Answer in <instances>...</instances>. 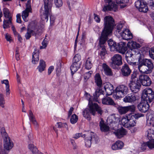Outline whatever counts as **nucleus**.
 Masks as SVG:
<instances>
[{
    "label": "nucleus",
    "instance_id": "obj_1",
    "mask_svg": "<svg viewBox=\"0 0 154 154\" xmlns=\"http://www.w3.org/2000/svg\"><path fill=\"white\" fill-rule=\"evenodd\" d=\"M114 21L111 16H106L104 18V28L101 33L99 41L100 56L103 57L107 54L105 43L108 39V36L111 33L114 24Z\"/></svg>",
    "mask_w": 154,
    "mask_h": 154
},
{
    "label": "nucleus",
    "instance_id": "obj_2",
    "mask_svg": "<svg viewBox=\"0 0 154 154\" xmlns=\"http://www.w3.org/2000/svg\"><path fill=\"white\" fill-rule=\"evenodd\" d=\"M2 135L3 137L4 149L2 147H0V154H7L5 151V150H9L13 146V143L10 137L8 136L7 134L4 132H2Z\"/></svg>",
    "mask_w": 154,
    "mask_h": 154
},
{
    "label": "nucleus",
    "instance_id": "obj_3",
    "mask_svg": "<svg viewBox=\"0 0 154 154\" xmlns=\"http://www.w3.org/2000/svg\"><path fill=\"white\" fill-rule=\"evenodd\" d=\"M3 12L5 17L3 21V27L4 29H7L12 23V14L7 8H5L3 9Z\"/></svg>",
    "mask_w": 154,
    "mask_h": 154
},
{
    "label": "nucleus",
    "instance_id": "obj_4",
    "mask_svg": "<svg viewBox=\"0 0 154 154\" xmlns=\"http://www.w3.org/2000/svg\"><path fill=\"white\" fill-rule=\"evenodd\" d=\"M141 98L147 102L151 103L154 99V92L150 88L144 89L143 91Z\"/></svg>",
    "mask_w": 154,
    "mask_h": 154
},
{
    "label": "nucleus",
    "instance_id": "obj_5",
    "mask_svg": "<svg viewBox=\"0 0 154 154\" xmlns=\"http://www.w3.org/2000/svg\"><path fill=\"white\" fill-rule=\"evenodd\" d=\"M30 26L31 28L33 30H31L29 28L27 29V32L25 36L26 39L27 40L29 39L31 36V35H36L37 32H35V31H38V26L37 22L35 21H32L31 23Z\"/></svg>",
    "mask_w": 154,
    "mask_h": 154
},
{
    "label": "nucleus",
    "instance_id": "obj_6",
    "mask_svg": "<svg viewBox=\"0 0 154 154\" xmlns=\"http://www.w3.org/2000/svg\"><path fill=\"white\" fill-rule=\"evenodd\" d=\"M94 80L95 83L99 88V90H97L94 94V98H95L99 96L100 95L99 93H101L103 91L102 90L103 85H102V81L100 76L99 74L97 73L95 75Z\"/></svg>",
    "mask_w": 154,
    "mask_h": 154
},
{
    "label": "nucleus",
    "instance_id": "obj_7",
    "mask_svg": "<svg viewBox=\"0 0 154 154\" xmlns=\"http://www.w3.org/2000/svg\"><path fill=\"white\" fill-rule=\"evenodd\" d=\"M105 5L102 10L103 11H116L117 10V6L112 0H105Z\"/></svg>",
    "mask_w": 154,
    "mask_h": 154
},
{
    "label": "nucleus",
    "instance_id": "obj_8",
    "mask_svg": "<svg viewBox=\"0 0 154 154\" xmlns=\"http://www.w3.org/2000/svg\"><path fill=\"white\" fill-rule=\"evenodd\" d=\"M128 88L124 85H122L118 86L115 90L117 95L116 98H119L126 94L128 92Z\"/></svg>",
    "mask_w": 154,
    "mask_h": 154
},
{
    "label": "nucleus",
    "instance_id": "obj_9",
    "mask_svg": "<svg viewBox=\"0 0 154 154\" xmlns=\"http://www.w3.org/2000/svg\"><path fill=\"white\" fill-rule=\"evenodd\" d=\"M141 86V82L139 80L130 81L129 84L131 91L134 93H136L140 90Z\"/></svg>",
    "mask_w": 154,
    "mask_h": 154
},
{
    "label": "nucleus",
    "instance_id": "obj_10",
    "mask_svg": "<svg viewBox=\"0 0 154 154\" xmlns=\"http://www.w3.org/2000/svg\"><path fill=\"white\" fill-rule=\"evenodd\" d=\"M32 9L30 0H28L27 3L26 4V9L23 11L22 14V17L25 22H27L28 20L27 18L29 16V13H32Z\"/></svg>",
    "mask_w": 154,
    "mask_h": 154
},
{
    "label": "nucleus",
    "instance_id": "obj_11",
    "mask_svg": "<svg viewBox=\"0 0 154 154\" xmlns=\"http://www.w3.org/2000/svg\"><path fill=\"white\" fill-rule=\"evenodd\" d=\"M89 107L90 108L91 113L92 115L94 116L96 111L101 115L102 113V111L100 108L99 106L98 105L95 103H93L91 101L89 100L88 103Z\"/></svg>",
    "mask_w": 154,
    "mask_h": 154
},
{
    "label": "nucleus",
    "instance_id": "obj_12",
    "mask_svg": "<svg viewBox=\"0 0 154 154\" xmlns=\"http://www.w3.org/2000/svg\"><path fill=\"white\" fill-rule=\"evenodd\" d=\"M140 56V54L138 53L137 54H133L130 51H127L125 53V57L126 60L128 63L130 64L132 63H136V62H133L132 61H134V58H137L136 59H138L139 60V58Z\"/></svg>",
    "mask_w": 154,
    "mask_h": 154
},
{
    "label": "nucleus",
    "instance_id": "obj_13",
    "mask_svg": "<svg viewBox=\"0 0 154 154\" xmlns=\"http://www.w3.org/2000/svg\"><path fill=\"white\" fill-rule=\"evenodd\" d=\"M136 8L141 12H146L148 11V8L145 2L141 0H138L135 3Z\"/></svg>",
    "mask_w": 154,
    "mask_h": 154
},
{
    "label": "nucleus",
    "instance_id": "obj_14",
    "mask_svg": "<svg viewBox=\"0 0 154 154\" xmlns=\"http://www.w3.org/2000/svg\"><path fill=\"white\" fill-rule=\"evenodd\" d=\"M103 89H104L106 92V95H110L112 94L114 92V88L112 85L109 83H106L103 84V87H102V91H103L102 93H99L100 94H103Z\"/></svg>",
    "mask_w": 154,
    "mask_h": 154
},
{
    "label": "nucleus",
    "instance_id": "obj_15",
    "mask_svg": "<svg viewBox=\"0 0 154 154\" xmlns=\"http://www.w3.org/2000/svg\"><path fill=\"white\" fill-rule=\"evenodd\" d=\"M138 97L134 94H128L123 99L124 102L125 103H134L138 100Z\"/></svg>",
    "mask_w": 154,
    "mask_h": 154
},
{
    "label": "nucleus",
    "instance_id": "obj_16",
    "mask_svg": "<svg viewBox=\"0 0 154 154\" xmlns=\"http://www.w3.org/2000/svg\"><path fill=\"white\" fill-rule=\"evenodd\" d=\"M111 60L112 64L115 65L119 66L122 64V57L119 54H114L112 57Z\"/></svg>",
    "mask_w": 154,
    "mask_h": 154
},
{
    "label": "nucleus",
    "instance_id": "obj_17",
    "mask_svg": "<svg viewBox=\"0 0 154 154\" xmlns=\"http://www.w3.org/2000/svg\"><path fill=\"white\" fill-rule=\"evenodd\" d=\"M140 79L142 85L144 86H149L152 83L149 77L145 75H141L140 76Z\"/></svg>",
    "mask_w": 154,
    "mask_h": 154
},
{
    "label": "nucleus",
    "instance_id": "obj_18",
    "mask_svg": "<svg viewBox=\"0 0 154 154\" xmlns=\"http://www.w3.org/2000/svg\"><path fill=\"white\" fill-rule=\"evenodd\" d=\"M127 49L125 43L121 42L117 45L115 50L117 51L119 53L124 54Z\"/></svg>",
    "mask_w": 154,
    "mask_h": 154
},
{
    "label": "nucleus",
    "instance_id": "obj_19",
    "mask_svg": "<svg viewBox=\"0 0 154 154\" xmlns=\"http://www.w3.org/2000/svg\"><path fill=\"white\" fill-rule=\"evenodd\" d=\"M148 102H141L137 106V107L139 110L143 112H146L149 109V105L148 104Z\"/></svg>",
    "mask_w": 154,
    "mask_h": 154
},
{
    "label": "nucleus",
    "instance_id": "obj_20",
    "mask_svg": "<svg viewBox=\"0 0 154 154\" xmlns=\"http://www.w3.org/2000/svg\"><path fill=\"white\" fill-rule=\"evenodd\" d=\"M121 36L124 39L128 40L133 38L132 35L130 31L127 29L124 30L120 33Z\"/></svg>",
    "mask_w": 154,
    "mask_h": 154
},
{
    "label": "nucleus",
    "instance_id": "obj_21",
    "mask_svg": "<svg viewBox=\"0 0 154 154\" xmlns=\"http://www.w3.org/2000/svg\"><path fill=\"white\" fill-rule=\"evenodd\" d=\"M121 72V74L123 76L127 77L130 74L131 70L128 65L125 64L122 67Z\"/></svg>",
    "mask_w": 154,
    "mask_h": 154
},
{
    "label": "nucleus",
    "instance_id": "obj_22",
    "mask_svg": "<svg viewBox=\"0 0 154 154\" xmlns=\"http://www.w3.org/2000/svg\"><path fill=\"white\" fill-rule=\"evenodd\" d=\"M85 135L86 136H88L92 142L96 143L98 140V136L94 133L89 131L86 134H83L82 136L83 137H85Z\"/></svg>",
    "mask_w": 154,
    "mask_h": 154
},
{
    "label": "nucleus",
    "instance_id": "obj_23",
    "mask_svg": "<svg viewBox=\"0 0 154 154\" xmlns=\"http://www.w3.org/2000/svg\"><path fill=\"white\" fill-rule=\"evenodd\" d=\"M138 68L140 72L142 73L148 74L152 72V70L148 69L147 67L143 64H142V63L141 62L140 63Z\"/></svg>",
    "mask_w": 154,
    "mask_h": 154
},
{
    "label": "nucleus",
    "instance_id": "obj_24",
    "mask_svg": "<svg viewBox=\"0 0 154 154\" xmlns=\"http://www.w3.org/2000/svg\"><path fill=\"white\" fill-rule=\"evenodd\" d=\"M51 11L44 9L42 12H41V14L40 17L42 21H46L47 22L48 20L49 16L51 13Z\"/></svg>",
    "mask_w": 154,
    "mask_h": 154
},
{
    "label": "nucleus",
    "instance_id": "obj_25",
    "mask_svg": "<svg viewBox=\"0 0 154 154\" xmlns=\"http://www.w3.org/2000/svg\"><path fill=\"white\" fill-rule=\"evenodd\" d=\"M102 103L104 104L112 105L115 107L117 105L113 100L109 97H106L103 98L102 100Z\"/></svg>",
    "mask_w": 154,
    "mask_h": 154
},
{
    "label": "nucleus",
    "instance_id": "obj_26",
    "mask_svg": "<svg viewBox=\"0 0 154 154\" xmlns=\"http://www.w3.org/2000/svg\"><path fill=\"white\" fill-rule=\"evenodd\" d=\"M124 145V143L122 141L118 140L112 145V149L113 150L121 149L122 148Z\"/></svg>",
    "mask_w": 154,
    "mask_h": 154
},
{
    "label": "nucleus",
    "instance_id": "obj_27",
    "mask_svg": "<svg viewBox=\"0 0 154 154\" xmlns=\"http://www.w3.org/2000/svg\"><path fill=\"white\" fill-rule=\"evenodd\" d=\"M102 69L105 74L107 75H112V72L111 69L106 64L103 63L102 65Z\"/></svg>",
    "mask_w": 154,
    "mask_h": 154
},
{
    "label": "nucleus",
    "instance_id": "obj_28",
    "mask_svg": "<svg viewBox=\"0 0 154 154\" xmlns=\"http://www.w3.org/2000/svg\"><path fill=\"white\" fill-rule=\"evenodd\" d=\"M113 133L118 138H120L126 135L127 132L125 129L122 128L118 129Z\"/></svg>",
    "mask_w": 154,
    "mask_h": 154
},
{
    "label": "nucleus",
    "instance_id": "obj_29",
    "mask_svg": "<svg viewBox=\"0 0 154 154\" xmlns=\"http://www.w3.org/2000/svg\"><path fill=\"white\" fill-rule=\"evenodd\" d=\"M141 62L142 64H143L146 66L148 69L152 71L153 66V63L150 60L145 59L142 60Z\"/></svg>",
    "mask_w": 154,
    "mask_h": 154
},
{
    "label": "nucleus",
    "instance_id": "obj_30",
    "mask_svg": "<svg viewBox=\"0 0 154 154\" xmlns=\"http://www.w3.org/2000/svg\"><path fill=\"white\" fill-rule=\"evenodd\" d=\"M53 0H43L44 3V9L51 11Z\"/></svg>",
    "mask_w": 154,
    "mask_h": 154
},
{
    "label": "nucleus",
    "instance_id": "obj_31",
    "mask_svg": "<svg viewBox=\"0 0 154 154\" xmlns=\"http://www.w3.org/2000/svg\"><path fill=\"white\" fill-rule=\"evenodd\" d=\"M28 116L29 118L30 121L35 126H38V122L36 120L34 116V115L32 111L29 110V112Z\"/></svg>",
    "mask_w": 154,
    "mask_h": 154
},
{
    "label": "nucleus",
    "instance_id": "obj_32",
    "mask_svg": "<svg viewBox=\"0 0 154 154\" xmlns=\"http://www.w3.org/2000/svg\"><path fill=\"white\" fill-rule=\"evenodd\" d=\"M38 61V51L35 50L32 54V62L34 64H37Z\"/></svg>",
    "mask_w": 154,
    "mask_h": 154
},
{
    "label": "nucleus",
    "instance_id": "obj_33",
    "mask_svg": "<svg viewBox=\"0 0 154 154\" xmlns=\"http://www.w3.org/2000/svg\"><path fill=\"white\" fill-rule=\"evenodd\" d=\"M100 126L102 131L107 132L109 130V127L104 123V121L102 119H101L100 122Z\"/></svg>",
    "mask_w": 154,
    "mask_h": 154
},
{
    "label": "nucleus",
    "instance_id": "obj_34",
    "mask_svg": "<svg viewBox=\"0 0 154 154\" xmlns=\"http://www.w3.org/2000/svg\"><path fill=\"white\" fill-rule=\"evenodd\" d=\"M81 64L80 63H75L73 62L70 67V69L72 73H74L77 71L80 68Z\"/></svg>",
    "mask_w": 154,
    "mask_h": 154
},
{
    "label": "nucleus",
    "instance_id": "obj_35",
    "mask_svg": "<svg viewBox=\"0 0 154 154\" xmlns=\"http://www.w3.org/2000/svg\"><path fill=\"white\" fill-rule=\"evenodd\" d=\"M146 134L149 140L154 139V130L152 129H148L146 132Z\"/></svg>",
    "mask_w": 154,
    "mask_h": 154
},
{
    "label": "nucleus",
    "instance_id": "obj_36",
    "mask_svg": "<svg viewBox=\"0 0 154 154\" xmlns=\"http://www.w3.org/2000/svg\"><path fill=\"white\" fill-rule=\"evenodd\" d=\"M131 117V114H130L126 116V117L122 118L121 119L122 125L125 127H128V123L129 118Z\"/></svg>",
    "mask_w": 154,
    "mask_h": 154
},
{
    "label": "nucleus",
    "instance_id": "obj_37",
    "mask_svg": "<svg viewBox=\"0 0 154 154\" xmlns=\"http://www.w3.org/2000/svg\"><path fill=\"white\" fill-rule=\"evenodd\" d=\"M28 148L32 152L33 154H38V149L33 144H29L28 146Z\"/></svg>",
    "mask_w": 154,
    "mask_h": 154
},
{
    "label": "nucleus",
    "instance_id": "obj_38",
    "mask_svg": "<svg viewBox=\"0 0 154 154\" xmlns=\"http://www.w3.org/2000/svg\"><path fill=\"white\" fill-rule=\"evenodd\" d=\"M128 45L131 49L139 48L140 46V45L138 43H137L136 42L133 41L129 42L128 44Z\"/></svg>",
    "mask_w": 154,
    "mask_h": 154
},
{
    "label": "nucleus",
    "instance_id": "obj_39",
    "mask_svg": "<svg viewBox=\"0 0 154 154\" xmlns=\"http://www.w3.org/2000/svg\"><path fill=\"white\" fill-rule=\"evenodd\" d=\"M137 123V121L136 119H134L132 115L131 114V117L129 118L128 123V127H133L136 125Z\"/></svg>",
    "mask_w": 154,
    "mask_h": 154
},
{
    "label": "nucleus",
    "instance_id": "obj_40",
    "mask_svg": "<svg viewBox=\"0 0 154 154\" xmlns=\"http://www.w3.org/2000/svg\"><path fill=\"white\" fill-rule=\"evenodd\" d=\"M46 67L45 63L42 60H40L39 63V72H42L45 70Z\"/></svg>",
    "mask_w": 154,
    "mask_h": 154
},
{
    "label": "nucleus",
    "instance_id": "obj_41",
    "mask_svg": "<svg viewBox=\"0 0 154 154\" xmlns=\"http://www.w3.org/2000/svg\"><path fill=\"white\" fill-rule=\"evenodd\" d=\"M85 68L88 69H90L91 68L92 64L91 63V58L89 57L86 60L85 64Z\"/></svg>",
    "mask_w": 154,
    "mask_h": 154
},
{
    "label": "nucleus",
    "instance_id": "obj_42",
    "mask_svg": "<svg viewBox=\"0 0 154 154\" xmlns=\"http://www.w3.org/2000/svg\"><path fill=\"white\" fill-rule=\"evenodd\" d=\"M108 43L111 50L115 51L117 45L116 43L111 39L109 40Z\"/></svg>",
    "mask_w": 154,
    "mask_h": 154
},
{
    "label": "nucleus",
    "instance_id": "obj_43",
    "mask_svg": "<svg viewBox=\"0 0 154 154\" xmlns=\"http://www.w3.org/2000/svg\"><path fill=\"white\" fill-rule=\"evenodd\" d=\"M127 1L128 0H117L116 2L121 8H123L126 6V3L127 2Z\"/></svg>",
    "mask_w": 154,
    "mask_h": 154
},
{
    "label": "nucleus",
    "instance_id": "obj_44",
    "mask_svg": "<svg viewBox=\"0 0 154 154\" xmlns=\"http://www.w3.org/2000/svg\"><path fill=\"white\" fill-rule=\"evenodd\" d=\"M85 109L83 112V115L84 117L88 120H89L90 118V112L91 113L90 109Z\"/></svg>",
    "mask_w": 154,
    "mask_h": 154
},
{
    "label": "nucleus",
    "instance_id": "obj_45",
    "mask_svg": "<svg viewBox=\"0 0 154 154\" xmlns=\"http://www.w3.org/2000/svg\"><path fill=\"white\" fill-rule=\"evenodd\" d=\"M120 116L118 114H116L114 116H111L112 120V123H117L119 122H120V120L119 119Z\"/></svg>",
    "mask_w": 154,
    "mask_h": 154
},
{
    "label": "nucleus",
    "instance_id": "obj_46",
    "mask_svg": "<svg viewBox=\"0 0 154 154\" xmlns=\"http://www.w3.org/2000/svg\"><path fill=\"white\" fill-rule=\"evenodd\" d=\"M2 84H4L6 85V91L7 94H9V85L8 81L7 79L1 81Z\"/></svg>",
    "mask_w": 154,
    "mask_h": 154
},
{
    "label": "nucleus",
    "instance_id": "obj_47",
    "mask_svg": "<svg viewBox=\"0 0 154 154\" xmlns=\"http://www.w3.org/2000/svg\"><path fill=\"white\" fill-rule=\"evenodd\" d=\"M118 111L121 114H125L128 111L127 106H119L118 108Z\"/></svg>",
    "mask_w": 154,
    "mask_h": 154
},
{
    "label": "nucleus",
    "instance_id": "obj_48",
    "mask_svg": "<svg viewBox=\"0 0 154 154\" xmlns=\"http://www.w3.org/2000/svg\"><path fill=\"white\" fill-rule=\"evenodd\" d=\"M78 117L75 114L72 115L70 117V122L71 124H74L77 122L78 120Z\"/></svg>",
    "mask_w": 154,
    "mask_h": 154
},
{
    "label": "nucleus",
    "instance_id": "obj_49",
    "mask_svg": "<svg viewBox=\"0 0 154 154\" xmlns=\"http://www.w3.org/2000/svg\"><path fill=\"white\" fill-rule=\"evenodd\" d=\"M85 136H86L85 135ZM85 145L88 147H90L91 146V144L92 143L90 138L88 136H85Z\"/></svg>",
    "mask_w": 154,
    "mask_h": 154
},
{
    "label": "nucleus",
    "instance_id": "obj_50",
    "mask_svg": "<svg viewBox=\"0 0 154 154\" xmlns=\"http://www.w3.org/2000/svg\"><path fill=\"white\" fill-rule=\"evenodd\" d=\"M147 147L150 149H152L154 148V139L149 140L147 142Z\"/></svg>",
    "mask_w": 154,
    "mask_h": 154
},
{
    "label": "nucleus",
    "instance_id": "obj_51",
    "mask_svg": "<svg viewBox=\"0 0 154 154\" xmlns=\"http://www.w3.org/2000/svg\"><path fill=\"white\" fill-rule=\"evenodd\" d=\"M81 60V55L79 54H76L74 57L73 59V62L75 63H80L79 62V61Z\"/></svg>",
    "mask_w": 154,
    "mask_h": 154
},
{
    "label": "nucleus",
    "instance_id": "obj_52",
    "mask_svg": "<svg viewBox=\"0 0 154 154\" xmlns=\"http://www.w3.org/2000/svg\"><path fill=\"white\" fill-rule=\"evenodd\" d=\"M50 26H52L54 25L55 17L54 15L51 14H50Z\"/></svg>",
    "mask_w": 154,
    "mask_h": 154
},
{
    "label": "nucleus",
    "instance_id": "obj_53",
    "mask_svg": "<svg viewBox=\"0 0 154 154\" xmlns=\"http://www.w3.org/2000/svg\"><path fill=\"white\" fill-rule=\"evenodd\" d=\"M5 100L4 98V95L2 94H0V107L2 108L5 107L4 104H5Z\"/></svg>",
    "mask_w": 154,
    "mask_h": 154
},
{
    "label": "nucleus",
    "instance_id": "obj_54",
    "mask_svg": "<svg viewBox=\"0 0 154 154\" xmlns=\"http://www.w3.org/2000/svg\"><path fill=\"white\" fill-rule=\"evenodd\" d=\"M92 73V71H89L84 74V77L85 82H86L90 78L91 76Z\"/></svg>",
    "mask_w": 154,
    "mask_h": 154
},
{
    "label": "nucleus",
    "instance_id": "obj_55",
    "mask_svg": "<svg viewBox=\"0 0 154 154\" xmlns=\"http://www.w3.org/2000/svg\"><path fill=\"white\" fill-rule=\"evenodd\" d=\"M54 3L57 8L61 7L63 5V2L62 0H54Z\"/></svg>",
    "mask_w": 154,
    "mask_h": 154
},
{
    "label": "nucleus",
    "instance_id": "obj_56",
    "mask_svg": "<svg viewBox=\"0 0 154 154\" xmlns=\"http://www.w3.org/2000/svg\"><path fill=\"white\" fill-rule=\"evenodd\" d=\"M48 44V42L46 40V38L44 39L42 43V46H40V49H42L46 48Z\"/></svg>",
    "mask_w": 154,
    "mask_h": 154
},
{
    "label": "nucleus",
    "instance_id": "obj_57",
    "mask_svg": "<svg viewBox=\"0 0 154 154\" xmlns=\"http://www.w3.org/2000/svg\"><path fill=\"white\" fill-rule=\"evenodd\" d=\"M124 24L121 22L119 23H118L116 26L117 27V30H116V32H117L118 33H119L121 30L122 29Z\"/></svg>",
    "mask_w": 154,
    "mask_h": 154
},
{
    "label": "nucleus",
    "instance_id": "obj_58",
    "mask_svg": "<svg viewBox=\"0 0 154 154\" xmlns=\"http://www.w3.org/2000/svg\"><path fill=\"white\" fill-rule=\"evenodd\" d=\"M128 111H129L131 112H134L135 110V106L134 105L127 106Z\"/></svg>",
    "mask_w": 154,
    "mask_h": 154
},
{
    "label": "nucleus",
    "instance_id": "obj_59",
    "mask_svg": "<svg viewBox=\"0 0 154 154\" xmlns=\"http://www.w3.org/2000/svg\"><path fill=\"white\" fill-rule=\"evenodd\" d=\"M149 55L150 57L154 59V48H152L149 51Z\"/></svg>",
    "mask_w": 154,
    "mask_h": 154
},
{
    "label": "nucleus",
    "instance_id": "obj_60",
    "mask_svg": "<svg viewBox=\"0 0 154 154\" xmlns=\"http://www.w3.org/2000/svg\"><path fill=\"white\" fill-rule=\"evenodd\" d=\"M147 120L151 121L152 122L154 121V115L152 114H148V117Z\"/></svg>",
    "mask_w": 154,
    "mask_h": 154
},
{
    "label": "nucleus",
    "instance_id": "obj_61",
    "mask_svg": "<svg viewBox=\"0 0 154 154\" xmlns=\"http://www.w3.org/2000/svg\"><path fill=\"white\" fill-rule=\"evenodd\" d=\"M133 117L135 119H137L138 118L143 116V114L141 113H135L132 115Z\"/></svg>",
    "mask_w": 154,
    "mask_h": 154
},
{
    "label": "nucleus",
    "instance_id": "obj_62",
    "mask_svg": "<svg viewBox=\"0 0 154 154\" xmlns=\"http://www.w3.org/2000/svg\"><path fill=\"white\" fill-rule=\"evenodd\" d=\"M147 147V142L144 143L142 144L141 147V149L143 151L146 149Z\"/></svg>",
    "mask_w": 154,
    "mask_h": 154
},
{
    "label": "nucleus",
    "instance_id": "obj_63",
    "mask_svg": "<svg viewBox=\"0 0 154 154\" xmlns=\"http://www.w3.org/2000/svg\"><path fill=\"white\" fill-rule=\"evenodd\" d=\"M16 22L18 23H21L22 21L21 19V15L20 14H17L16 15Z\"/></svg>",
    "mask_w": 154,
    "mask_h": 154
},
{
    "label": "nucleus",
    "instance_id": "obj_64",
    "mask_svg": "<svg viewBox=\"0 0 154 154\" xmlns=\"http://www.w3.org/2000/svg\"><path fill=\"white\" fill-rule=\"evenodd\" d=\"M94 19L95 21L97 23H100V19L99 16L95 14H94Z\"/></svg>",
    "mask_w": 154,
    "mask_h": 154
}]
</instances>
